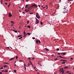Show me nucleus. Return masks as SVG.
I'll return each instance as SVG.
<instances>
[{
    "label": "nucleus",
    "instance_id": "15",
    "mask_svg": "<svg viewBox=\"0 0 74 74\" xmlns=\"http://www.w3.org/2000/svg\"><path fill=\"white\" fill-rule=\"evenodd\" d=\"M70 59L71 61H72L73 60V58H71Z\"/></svg>",
    "mask_w": 74,
    "mask_h": 74
},
{
    "label": "nucleus",
    "instance_id": "21",
    "mask_svg": "<svg viewBox=\"0 0 74 74\" xmlns=\"http://www.w3.org/2000/svg\"><path fill=\"white\" fill-rule=\"evenodd\" d=\"M5 73H6L7 72H8V71L7 70H6L5 71H4Z\"/></svg>",
    "mask_w": 74,
    "mask_h": 74
},
{
    "label": "nucleus",
    "instance_id": "13",
    "mask_svg": "<svg viewBox=\"0 0 74 74\" xmlns=\"http://www.w3.org/2000/svg\"><path fill=\"white\" fill-rule=\"evenodd\" d=\"M45 49L47 51H49V49H48L47 48H45Z\"/></svg>",
    "mask_w": 74,
    "mask_h": 74
},
{
    "label": "nucleus",
    "instance_id": "18",
    "mask_svg": "<svg viewBox=\"0 0 74 74\" xmlns=\"http://www.w3.org/2000/svg\"><path fill=\"white\" fill-rule=\"evenodd\" d=\"M64 68L65 69H68V67H67V66H65V67H64Z\"/></svg>",
    "mask_w": 74,
    "mask_h": 74
},
{
    "label": "nucleus",
    "instance_id": "51",
    "mask_svg": "<svg viewBox=\"0 0 74 74\" xmlns=\"http://www.w3.org/2000/svg\"><path fill=\"white\" fill-rule=\"evenodd\" d=\"M45 8V7H43L42 8H43L44 9V8Z\"/></svg>",
    "mask_w": 74,
    "mask_h": 74
},
{
    "label": "nucleus",
    "instance_id": "29",
    "mask_svg": "<svg viewBox=\"0 0 74 74\" xmlns=\"http://www.w3.org/2000/svg\"><path fill=\"white\" fill-rule=\"evenodd\" d=\"M5 64H9L7 62H5Z\"/></svg>",
    "mask_w": 74,
    "mask_h": 74
},
{
    "label": "nucleus",
    "instance_id": "2",
    "mask_svg": "<svg viewBox=\"0 0 74 74\" xmlns=\"http://www.w3.org/2000/svg\"><path fill=\"white\" fill-rule=\"evenodd\" d=\"M36 17L37 18H40V17L39 16V15H38V13H36Z\"/></svg>",
    "mask_w": 74,
    "mask_h": 74
},
{
    "label": "nucleus",
    "instance_id": "30",
    "mask_svg": "<svg viewBox=\"0 0 74 74\" xmlns=\"http://www.w3.org/2000/svg\"><path fill=\"white\" fill-rule=\"evenodd\" d=\"M40 24L41 25H42L43 24V23H42V21L40 22Z\"/></svg>",
    "mask_w": 74,
    "mask_h": 74
},
{
    "label": "nucleus",
    "instance_id": "43",
    "mask_svg": "<svg viewBox=\"0 0 74 74\" xmlns=\"http://www.w3.org/2000/svg\"><path fill=\"white\" fill-rule=\"evenodd\" d=\"M31 64H32V67H33V64H32V63H31Z\"/></svg>",
    "mask_w": 74,
    "mask_h": 74
},
{
    "label": "nucleus",
    "instance_id": "63",
    "mask_svg": "<svg viewBox=\"0 0 74 74\" xmlns=\"http://www.w3.org/2000/svg\"><path fill=\"white\" fill-rule=\"evenodd\" d=\"M53 54H52V55H51V56H53Z\"/></svg>",
    "mask_w": 74,
    "mask_h": 74
},
{
    "label": "nucleus",
    "instance_id": "44",
    "mask_svg": "<svg viewBox=\"0 0 74 74\" xmlns=\"http://www.w3.org/2000/svg\"><path fill=\"white\" fill-rule=\"evenodd\" d=\"M28 59L29 60H30V58H28Z\"/></svg>",
    "mask_w": 74,
    "mask_h": 74
},
{
    "label": "nucleus",
    "instance_id": "48",
    "mask_svg": "<svg viewBox=\"0 0 74 74\" xmlns=\"http://www.w3.org/2000/svg\"><path fill=\"white\" fill-rule=\"evenodd\" d=\"M55 12H55L52 15H53L54 14H55Z\"/></svg>",
    "mask_w": 74,
    "mask_h": 74
},
{
    "label": "nucleus",
    "instance_id": "64",
    "mask_svg": "<svg viewBox=\"0 0 74 74\" xmlns=\"http://www.w3.org/2000/svg\"><path fill=\"white\" fill-rule=\"evenodd\" d=\"M71 74V73H69V74Z\"/></svg>",
    "mask_w": 74,
    "mask_h": 74
},
{
    "label": "nucleus",
    "instance_id": "55",
    "mask_svg": "<svg viewBox=\"0 0 74 74\" xmlns=\"http://www.w3.org/2000/svg\"><path fill=\"white\" fill-rule=\"evenodd\" d=\"M2 72H4V70H3L2 71H1Z\"/></svg>",
    "mask_w": 74,
    "mask_h": 74
},
{
    "label": "nucleus",
    "instance_id": "23",
    "mask_svg": "<svg viewBox=\"0 0 74 74\" xmlns=\"http://www.w3.org/2000/svg\"><path fill=\"white\" fill-rule=\"evenodd\" d=\"M23 33L24 34H26V32H25V31H24Z\"/></svg>",
    "mask_w": 74,
    "mask_h": 74
},
{
    "label": "nucleus",
    "instance_id": "40",
    "mask_svg": "<svg viewBox=\"0 0 74 74\" xmlns=\"http://www.w3.org/2000/svg\"><path fill=\"white\" fill-rule=\"evenodd\" d=\"M19 61H20L21 62H23V60H19Z\"/></svg>",
    "mask_w": 74,
    "mask_h": 74
},
{
    "label": "nucleus",
    "instance_id": "24",
    "mask_svg": "<svg viewBox=\"0 0 74 74\" xmlns=\"http://www.w3.org/2000/svg\"><path fill=\"white\" fill-rule=\"evenodd\" d=\"M10 4H9L8 5V8H9V7H10Z\"/></svg>",
    "mask_w": 74,
    "mask_h": 74
},
{
    "label": "nucleus",
    "instance_id": "53",
    "mask_svg": "<svg viewBox=\"0 0 74 74\" xmlns=\"http://www.w3.org/2000/svg\"><path fill=\"white\" fill-rule=\"evenodd\" d=\"M38 65H39V64H40V63H38Z\"/></svg>",
    "mask_w": 74,
    "mask_h": 74
},
{
    "label": "nucleus",
    "instance_id": "27",
    "mask_svg": "<svg viewBox=\"0 0 74 74\" xmlns=\"http://www.w3.org/2000/svg\"><path fill=\"white\" fill-rule=\"evenodd\" d=\"M14 73H16V70H14Z\"/></svg>",
    "mask_w": 74,
    "mask_h": 74
},
{
    "label": "nucleus",
    "instance_id": "37",
    "mask_svg": "<svg viewBox=\"0 0 74 74\" xmlns=\"http://www.w3.org/2000/svg\"><path fill=\"white\" fill-rule=\"evenodd\" d=\"M29 21H27V24H29Z\"/></svg>",
    "mask_w": 74,
    "mask_h": 74
},
{
    "label": "nucleus",
    "instance_id": "50",
    "mask_svg": "<svg viewBox=\"0 0 74 74\" xmlns=\"http://www.w3.org/2000/svg\"><path fill=\"white\" fill-rule=\"evenodd\" d=\"M1 69H3V67H1Z\"/></svg>",
    "mask_w": 74,
    "mask_h": 74
},
{
    "label": "nucleus",
    "instance_id": "42",
    "mask_svg": "<svg viewBox=\"0 0 74 74\" xmlns=\"http://www.w3.org/2000/svg\"><path fill=\"white\" fill-rule=\"evenodd\" d=\"M26 35H27V34H25V36H23L24 37H25L26 36Z\"/></svg>",
    "mask_w": 74,
    "mask_h": 74
},
{
    "label": "nucleus",
    "instance_id": "57",
    "mask_svg": "<svg viewBox=\"0 0 74 74\" xmlns=\"http://www.w3.org/2000/svg\"><path fill=\"white\" fill-rule=\"evenodd\" d=\"M14 66H16V64H14Z\"/></svg>",
    "mask_w": 74,
    "mask_h": 74
},
{
    "label": "nucleus",
    "instance_id": "3",
    "mask_svg": "<svg viewBox=\"0 0 74 74\" xmlns=\"http://www.w3.org/2000/svg\"><path fill=\"white\" fill-rule=\"evenodd\" d=\"M36 24H38V23H39V22L38 21V19L37 18H36Z\"/></svg>",
    "mask_w": 74,
    "mask_h": 74
},
{
    "label": "nucleus",
    "instance_id": "54",
    "mask_svg": "<svg viewBox=\"0 0 74 74\" xmlns=\"http://www.w3.org/2000/svg\"><path fill=\"white\" fill-rule=\"evenodd\" d=\"M7 48H8V49H10V47H8Z\"/></svg>",
    "mask_w": 74,
    "mask_h": 74
},
{
    "label": "nucleus",
    "instance_id": "52",
    "mask_svg": "<svg viewBox=\"0 0 74 74\" xmlns=\"http://www.w3.org/2000/svg\"><path fill=\"white\" fill-rule=\"evenodd\" d=\"M67 73H69V71H67Z\"/></svg>",
    "mask_w": 74,
    "mask_h": 74
},
{
    "label": "nucleus",
    "instance_id": "41",
    "mask_svg": "<svg viewBox=\"0 0 74 74\" xmlns=\"http://www.w3.org/2000/svg\"><path fill=\"white\" fill-rule=\"evenodd\" d=\"M0 74H3L2 72H0Z\"/></svg>",
    "mask_w": 74,
    "mask_h": 74
},
{
    "label": "nucleus",
    "instance_id": "46",
    "mask_svg": "<svg viewBox=\"0 0 74 74\" xmlns=\"http://www.w3.org/2000/svg\"><path fill=\"white\" fill-rule=\"evenodd\" d=\"M9 72H11V71H12V72H13V71H9Z\"/></svg>",
    "mask_w": 74,
    "mask_h": 74
},
{
    "label": "nucleus",
    "instance_id": "58",
    "mask_svg": "<svg viewBox=\"0 0 74 74\" xmlns=\"http://www.w3.org/2000/svg\"><path fill=\"white\" fill-rule=\"evenodd\" d=\"M46 7H48V5H46Z\"/></svg>",
    "mask_w": 74,
    "mask_h": 74
},
{
    "label": "nucleus",
    "instance_id": "14",
    "mask_svg": "<svg viewBox=\"0 0 74 74\" xmlns=\"http://www.w3.org/2000/svg\"><path fill=\"white\" fill-rule=\"evenodd\" d=\"M62 53L63 54V55H65L66 54V53L64 52V53Z\"/></svg>",
    "mask_w": 74,
    "mask_h": 74
},
{
    "label": "nucleus",
    "instance_id": "25",
    "mask_svg": "<svg viewBox=\"0 0 74 74\" xmlns=\"http://www.w3.org/2000/svg\"><path fill=\"white\" fill-rule=\"evenodd\" d=\"M28 33V36H30V34H31V33Z\"/></svg>",
    "mask_w": 74,
    "mask_h": 74
},
{
    "label": "nucleus",
    "instance_id": "12",
    "mask_svg": "<svg viewBox=\"0 0 74 74\" xmlns=\"http://www.w3.org/2000/svg\"><path fill=\"white\" fill-rule=\"evenodd\" d=\"M36 42L38 44V40H36Z\"/></svg>",
    "mask_w": 74,
    "mask_h": 74
},
{
    "label": "nucleus",
    "instance_id": "45",
    "mask_svg": "<svg viewBox=\"0 0 74 74\" xmlns=\"http://www.w3.org/2000/svg\"><path fill=\"white\" fill-rule=\"evenodd\" d=\"M58 55H60V53H58Z\"/></svg>",
    "mask_w": 74,
    "mask_h": 74
},
{
    "label": "nucleus",
    "instance_id": "34",
    "mask_svg": "<svg viewBox=\"0 0 74 74\" xmlns=\"http://www.w3.org/2000/svg\"><path fill=\"white\" fill-rule=\"evenodd\" d=\"M16 59H18V56H16Z\"/></svg>",
    "mask_w": 74,
    "mask_h": 74
},
{
    "label": "nucleus",
    "instance_id": "10",
    "mask_svg": "<svg viewBox=\"0 0 74 74\" xmlns=\"http://www.w3.org/2000/svg\"><path fill=\"white\" fill-rule=\"evenodd\" d=\"M62 74H63V73H64V71L62 70L60 72V73H62Z\"/></svg>",
    "mask_w": 74,
    "mask_h": 74
},
{
    "label": "nucleus",
    "instance_id": "28",
    "mask_svg": "<svg viewBox=\"0 0 74 74\" xmlns=\"http://www.w3.org/2000/svg\"><path fill=\"white\" fill-rule=\"evenodd\" d=\"M38 42H39V44H40V43H41V42L40 41V40H38Z\"/></svg>",
    "mask_w": 74,
    "mask_h": 74
},
{
    "label": "nucleus",
    "instance_id": "16",
    "mask_svg": "<svg viewBox=\"0 0 74 74\" xmlns=\"http://www.w3.org/2000/svg\"><path fill=\"white\" fill-rule=\"evenodd\" d=\"M27 27H28V28H29V29H30V26H27Z\"/></svg>",
    "mask_w": 74,
    "mask_h": 74
},
{
    "label": "nucleus",
    "instance_id": "1",
    "mask_svg": "<svg viewBox=\"0 0 74 74\" xmlns=\"http://www.w3.org/2000/svg\"><path fill=\"white\" fill-rule=\"evenodd\" d=\"M63 8L64 10L65 9V10H66V11H68V9H67V6L66 5L65 6H64L63 7Z\"/></svg>",
    "mask_w": 74,
    "mask_h": 74
},
{
    "label": "nucleus",
    "instance_id": "32",
    "mask_svg": "<svg viewBox=\"0 0 74 74\" xmlns=\"http://www.w3.org/2000/svg\"><path fill=\"white\" fill-rule=\"evenodd\" d=\"M22 38V37L21 36L20 38H18V39H21V38Z\"/></svg>",
    "mask_w": 74,
    "mask_h": 74
},
{
    "label": "nucleus",
    "instance_id": "4",
    "mask_svg": "<svg viewBox=\"0 0 74 74\" xmlns=\"http://www.w3.org/2000/svg\"><path fill=\"white\" fill-rule=\"evenodd\" d=\"M24 68L25 69V71H26V64L25 62H24Z\"/></svg>",
    "mask_w": 74,
    "mask_h": 74
},
{
    "label": "nucleus",
    "instance_id": "20",
    "mask_svg": "<svg viewBox=\"0 0 74 74\" xmlns=\"http://www.w3.org/2000/svg\"><path fill=\"white\" fill-rule=\"evenodd\" d=\"M7 66L4 65V68H7Z\"/></svg>",
    "mask_w": 74,
    "mask_h": 74
},
{
    "label": "nucleus",
    "instance_id": "62",
    "mask_svg": "<svg viewBox=\"0 0 74 74\" xmlns=\"http://www.w3.org/2000/svg\"><path fill=\"white\" fill-rule=\"evenodd\" d=\"M62 58H63V59H66V58H63V57H62Z\"/></svg>",
    "mask_w": 74,
    "mask_h": 74
},
{
    "label": "nucleus",
    "instance_id": "26",
    "mask_svg": "<svg viewBox=\"0 0 74 74\" xmlns=\"http://www.w3.org/2000/svg\"><path fill=\"white\" fill-rule=\"evenodd\" d=\"M34 69V70H36V67H34L33 68Z\"/></svg>",
    "mask_w": 74,
    "mask_h": 74
},
{
    "label": "nucleus",
    "instance_id": "61",
    "mask_svg": "<svg viewBox=\"0 0 74 74\" xmlns=\"http://www.w3.org/2000/svg\"><path fill=\"white\" fill-rule=\"evenodd\" d=\"M23 14H25V12H23Z\"/></svg>",
    "mask_w": 74,
    "mask_h": 74
},
{
    "label": "nucleus",
    "instance_id": "31",
    "mask_svg": "<svg viewBox=\"0 0 74 74\" xmlns=\"http://www.w3.org/2000/svg\"><path fill=\"white\" fill-rule=\"evenodd\" d=\"M33 14V12H30L29 14Z\"/></svg>",
    "mask_w": 74,
    "mask_h": 74
},
{
    "label": "nucleus",
    "instance_id": "6",
    "mask_svg": "<svg viewBox=\"0 0 74 74\" xmlns=\"http://www.w3.org/2000/svg\"><path fill=\"white\" fill-rule=\"evenodd\" d=\"M32 7H37L38 6L36 4H34L32 5Z\"/></svg>",
    "mask_w": 74,
    "mask_h": 74
},
{
    "label": "nucleus",
    "instance_id": "9",
    "mask_svg": "<svg viewBox=\"0 0 74 74\" xmlns=\"http://www.w3.org/2000/svg\"><path fill=\"white\" fill-rule=\"evenodd\" d=\"M11 23H12V24H14V22L12 21H11Z\"/></svg>",
    "mask_w": 74,
    "mask_h": 74
},
{
    "label": "nucleus",
    "instance_id": "49",
    "mask_svg": "<svg viewBox=\"0 0 74 74\" xmlns=\"http://www.w3.org/2000/svg\"><path fill=\"white\" fill-rule=\"evenodd\" d=\"M38 6L39 7H40V5H38Z\"/></svg>",
    "mask_w": 74,
    "mask_h": 74
},
{
    "label": "nucleus",
    "instance_id": "19",
    "mask_svg": "<svg viewBox=\"0 0 74 74\" xmlns=\"http://www.w3.org/2000/svg\"><path fill=\"white\" fill-rule=\"evenodd\" d=\"M28 6V5H25V8H27V6Z\"/></svg>",
    "mask_w": 74,
    "mask_h": 74
},
{
    "label": "nucleus",
    "instance_id": "47",
    "mask_svg": "<svg viewBox=\"0 0 74 74\" xmlns=\"http://www.w3.org/2000/svg\"><path fill=\"white\" fill-rule=\"evenodd\" d=\"M60 58H62L63 57H62L61 56H60Z\"/></svg>",
    "mask_w": 74,
    "mask_h": 74
},
{
    "label": "nucleus",
    "instance_id": "8",
    "mask_svg": "<svg viewBox=\"0 0 74 74\" xmlns=\"http://www.w3.org/2000/svg\"><path fill=\"white\" fill-rule=\"evenodd\" d=\"M29 10H27V9H26L25 10V12H27L29 11Z\"/></svg>",
    "mask_w": 74,
    "mask_h": 74
},
{
    "label": "nucleus",
    "instance_id": "7",
    "mask_svg": "<svg viewBox=\"0 0 74 74\" xmlns=\"http://www.w3.org/2000/svg\"><path fill=\"white\" fill-rule=\"evenodd\" d=\"M60 61H62L63 62H67V61L65 60H60Z\"/></svg>",
    "mask_w": 74,
    "mask_h": 74
},
{
    "label": "nucleus",
    "instance_id": "60",
    "mask_svg": "<svg viewBox=\"0 0 74 74\" xmlns=\"http://www.w3.org/2000/svg\"><path fill=\"white\" fill-rule=\"evenodd\" d=\"M30 66V64H29V63L28 64V66Z\"/></svg>",
    "mask_w": 74,
    "mask_h": 74
},
{
    "label": "nucleus",
    "instance_id": "22",
    "mask_svg": "<svg viewBox=\"0 0 74 74\" xmlns=\"http://www.w3.org/2000/svg\"><path fill=\"white\" fill-rule=\"evenodd\" d=\"M14 59V58H11V59L10 60H13Z\"/></svg>",
    "mask_w": 74,
    "mask_h": 74
},
{
    "label": "nucleus",
    "instance_id": "38",
    "mask_svg": "<svg viewBox=\"0 0 74 74\" xmlns=\"http://www.w3.org/2000/svg\"><path fill=\"white\" fill-rule=\"evenodd\" d=\"M14 32L15 33H17L18 32L17 31H15Z\"/></svg>",
    "mask_w": 74,
    "mask_h": 74
},
{
    "label": "nucleus",
    "instance_id": "5",
    "mask_svg": "<svg viewBox=\"0 0 74 74\" xmlns=\"http://www.w3.org/2000/svg\"><path fill=\"white\" fill-rule=\"evenodd\" d=\"M12 16V14H11V13H10L9 14V17H11Z\"/></svg>",
    "mask_w": 74,
    "mask_h": 74
},
{
    "label": "nucleus",
    "instance_id": "11",
    "mask_svg": "<svg viewBox=\"0 0 74 74\" xmlns=\"http://www.w3.org/2000/svg\"><path fill=\"white\" fill-rule=\"evenodd\" d=\"M65 63H66V62H62V63H61V64H65Z\"/></svg>",
    "mask_w": 74,
    "mask_h": 74
},
{
    "label": "nucleus",
    "instance_id": "59",
    "mask_svg": "<svg viewBox=\"0 0 74 74\" xmlns=\"http://www.w3.org/2000/svg\"><path fill=\"white\" fill-rule=\"evenodd\" d=\"M5 4L6 5H7V3H5Z\"/></svg>",
    "mask_w": 74,
    "mask_h": 74
},
{
    "label": "nucleus",
    "instance_id": "35",
    "mask_svg": "<svg viewBox=\"0 0 74 74\" xmlns=\"http://www.w3.org/2000/svg\"><path fill=\"white\" fill-rule=\"evenodd\" d=\"M18 37H21V35H19L18 36Z\"/></svg>",
    "mask_w": 74,
    "mask_h": 74
},
{
    "label": "nucleus",
    "instance_id": "33",
    "mask_svg": "<svg viewBox=\"0 0 74 74\" xmlns=\"http://www.w3.org/2000/svg\"><path fill=\"white\" fill-rule=\"evenodd\" d=\"M59 48L57 49V51H59Z\"/></svg>",
    "mask_w": 74,
    "mask_h": 74
},
{
    "label": "nucleus",
    "instance_id": "36",
    "mask_svg": "<svg viewBox=\"0 0 74 74\" xmlns=\"http://www.w3.org/2000/svg\"><path fill=\"white\" fill-rule=\"evenodd\" d=\"M32 39L33 40H34L35 39V38L34 37H32Z\"/></svg>",
    "mask_w": 74,
    "mask_h": 74
},
{
    "label": "nucleus",
    "instance_id": "56",
    "mask_svg": "<svg viewBox=\"0 0 74 74\" xmlns=\"http://www.w3.org/2000/svg\"><path fill=\"white\" fill-rule=\"evenodd\" d=\"M51 23H50V22H49V24H51Z\"/></svg>",
    "mask_w": 74,
    "mask_h": 74
},
{
    "label": "nucleus",
    "instance_id": "39",
    "mask_svg": "<svg viewBox=\"0 0 74 74\" xmlns=\"http://www.w3.org/2000/svg\"><path fill=\"white\" fill-rule=\"evenodd\" d=\"M58 59L57 58H56V59H54V60H58Z\"/></svg>",
    "mask_w": 74,
    "mask_h": 74
},
{
    "label": "nucleus",
    "instance_id": "17",
    "mask_svg": "<svg viewBox=\"0 0 74 74\" xmlns=\"http://www.w3.org/2000/svg\"><path fill=\"white\" fill-rule=\"evenodd\" d=\"M1 4H2V3H3V0H1Z\"/></svg>",
    "mask_w": 74,
    "mask_h": 74
}]
</instances>
